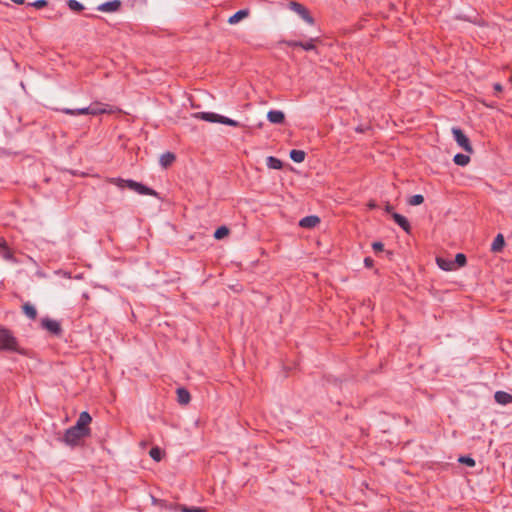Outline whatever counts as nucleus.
Returning <instances> with one entry per match:
<instances>
[{
    "mask_svg": "<svg viewBox=\"0 0 512 512\" xmlns=\"http://www.w3.org/2000/svg\"><path fill=\"white\" fill-rule=\"evenodd\" d=\"M85 437H87V435L70 427L65 431L62 441L70 447H75Z\"/></svg>",
    "mask_w": 512,
    "mask_h": 512,
    "instance_id": "5",
    "label": "nucleus"
},
{
    "mask_svg": "<svg viewBox=\"0 0 512 512\" xmlns=\"http://www.w3.org/2000/svg\"><path fill=\"white\" fill-rule=\"evenodd\" d=\"M453 262H454V266L457 265L459 267H463L467 263V258L463 253H458V254H456Z\"/></svg>",
    "mask_w": 512,
    "mask_h": 512,
    "instance_id": "30",
    "label": "nucleus"
},
{
    "mask_svg": "<svg viewBox=\"0 0 512 512\" xmlns=\"http://www.w3.org/2000/svg\"><path fill=\"white\" fill-rule=\"evenodd\" d=\"M61 111L68 115H73V116L80 115V113H78V109L65 108V109H61Z\"/></svg>",
    "mask_w": 512,
    "mask_h": 512,
    "instance_id": "34",
    "label": "nucleus"
},
{
    "mask_svg": "<svg viewBox=\"0 0 512 512\" xmlns=\"http://www.w3.org/2000/svg\"><path fill=\"white\" fill-rule=\"evenodd\" d=\"M493 88H494L496 94L501 93L503 91V87L500 83H495L493 85Z\"/></svg>",
    "mask_w": 512,
    "mask_h": 512,
    "instance_id": "37",
    "label": "nucleus"
},
{
    "mask_svg": "<svg viewBox=\"0 0 512 512\" xmlns=\"http://www.w3.org/2000/svg\"><path fill=\"white\" fill-rule=\"evenodd\" d=\"M316 42H320V38L318 36L317 37H313V38H309L306 41H298V40H285V41H283V43L286 46L291 47V48L299 47V48H302L305 51H316L317 52V49H316V46H315Z\"/></svg>",
    "mask_w": 512,
    "mask_h": 512,
    "instance_id": "4",
    "label": "nucleus"
},
{
    "mask_svg": "<svg viewBox=\"0 0 512 512\" xmlns=\"http://www.w3.org/2000/svg\"><path fill=\"white\" fill-rule=\"evenodd\" d=\"M149 455L153 460L159 462L162 459L163 451L159 447H153L149 451Z\"/></svg>",
    "mask_w": 512,
    "mask_h": 512,
    "instance_id": "25",
    "label": "nucleus"
},
{
    "mask_svg": "<svg viewBox=\"0 0 512 512\" xmlns=\"http://www.w3.org/2000/svg\"><path fill=\"white\" fill-rule=\"evenodd\" d=\"M0 351L16 352L21 355H26V350L19 347L18 341L11 330L3 326L0 327Z\"/></svg>",
    "mask_w": 512,
    "mask_h": 512,
    "instance_id": "2",
    "label": "nucleus"
},
{
    "mask_svg": "<svg viewBox=\"0 0 512 512\" xmlns=\"http://www.w3.org/2000/svg\"><path fill=\"white\" fill-rule=\"evenodd\" d=\"M436 263L438 267L444 271H452L455 269L454 262L452 260H448L442 257L436 258Z\"/></svg>",
    "mask_w": 512,
    "mask_h": 512,
    "instance_id": "17",
    "label": "nucleus"
},
{
    "mask_svg": "<svg viewBox=\"0 0 512 512\" xmlns=\"http://www.w3.org/2000/svg\"><path fill=\"white\" fill-rule=\"evenodd\" d=\"M107 181L113 185H116L120 189L128 188L140 195H149V196H154V197L158 196V193L155 190H153L152 188H150L140 182L132 180V179H123L120 177H114V178H108Z\"/></svg>",
    "mask_w": 512,
    "mask_h": 512,
    "instance_id": "1",
    "label": "nucleus"
},
{
    "mask_svg": "<svg viewBox=\"0 0 512 512\" xmlns=\"http://www.w3.org/2000/svg\"><path fill=\"white\" fill-rule=\"evenodd\" d=\"M494 399L500 405H507L512 402V395L505 391H496Z\"/></svg>",
    "mask_w": 512,
    "mask_h": 512,
    "instance_id": "14",
    "label": "nucleus"
},
{
    "mask_svg": "<svg viewBox=\"0 0 512 512\" xmlns=\"http://www.w3.org/2000/svg\"><path fill=\"white\" fill-rule=\"evenodd\" d=\"M67 5L72 11L75 12H80L84 9V6L77 0H68Z\"/></svg>",
    "mask_w": 512,
    "mask_h": 512,
    "instance_id": "28",
    "label": "nucleus"
},
{
    "mask_svg": "<svg viewBox=\"0 0 512 512\" xmlns=\"http://www.w3.org/2000/svg\"><path fill=\"white\" fill-rule=\"evenodd\" d=\"M40 325L42 329L47 330L51 335L61 337L63 334L61 324L54 319L44 317L41 319Z\"/></svg>",
    "mask_w": 512,
    "mask_h": 512,
    "instance_id": "7",
    "label": "nucleus"
},
{
    "mask_svg": "<svg viewBox=\"0 0 512 512\" xmlns=\"http://www.w3.org/2000/svg\"><path fill=\"white\" fill-rule=\"evenodd\" d=\"M267 119L272 124H283L285 122V114L280 110H270L267 113Z\"/></svg>",
    "mask_w": 512,
    "mask_h": 512,
    "instance_id": "10",
    "label": "nucleus"
},
{
    "mask_svg": "<svg viewBox=\"0 0 512 512\" xmlns=\"http://www.w3.org/2000/svg\"><path fill=\"white\" fill-rule=\"evenodd\" d=\"M452 134H453V137H454V140L456 141V143L467 153H473V148H472V145L470 143V140L468 139V137L464 134V132L458 128V127H453L452 128Z\"/></svg>",
    "mask_w": 512,
    "mask_h": 512,
    "instance_id": "6",
    "label": "nucleus"
},
{
    "mask_svg": "<svg viewBox=\"0 0 512 512\" xmlns=\"http://www.w3.org/2000/svg\"><path fill=\"white\" fill-rule=\"evenodd\" d=\"M458 462L461 464L467 465L469 467H474L476 464L475 460L469 455L460 456L458 458Z\"/></svg>",
    "mask_w": 512,
    "mask_h": 512,
    "instance_id": "29",
    "label": "nucleus"
},
{
    "mask_svg": "<svg viewBox=\"0 0 512 512\" xmlns=\"http://www.w3.org/2000/svg\"><path fill=\"white\" fill-rule=\"evenodd\" d=\"M453 161L456 165L466 166L470 162V157L466 154L457 153L454 156Z\"/></svg>",
    "mask_w": 512,
    "mask_h": 512,
    "instance_id": "23",
    "label": "nucleus"
},
{
    "mask_svg": "<svg viewBox=\"0 0 512 512\" xmlns=\"http://www.w3.org/2000/svg\"><path fill=\"white\" fill-rule=\"evenodd\" d=\"M289 155L294 162L301 163L305 160L306 153L303 150L292 149Z\"/></svg>",
    "mask_w": 512,
    "mask_h": 512,
    "instance_id": "22",
    "label": "nucleus"
},
{
    "mask_svg": "<svg viewBox=\"0 0 512 512\" xmlns=\"http://www.w3.org/2000/svg\"><path fill=\"white\" fill-rule=\"evenodd\" d=\"M393 220L407 233H410L411 226L406 217L399 213H392Z\"/></svg>",
    "mask_w": 512,
    "mask_h": 512,
    "instance_id": "13",
    "label": "nucleus"
},
{
    "mask_svg": "<svg viewBox=\"0 0 512 512\" xmlns=\"http://www.w3.org/2000/svg\"><path fill=\"white\" fill-rule=\"evenodd\" d=\"M266 164L268 168L275 170H280L283 167L282 161L274 156L267 157Z\"/></svg>",
    "mask_w": 512,
    "mask_h": 512,
    "instance_id": "21",
    "label": "nucleus"
},
{
    "mask_svg": "<svg viewBox=\"0 0 512 512\" xmlns=\"http://www.w3.org/2000/svg\"><path fill=\"white\" fill-rule=\"evenodd\" d=\"M248 15H249L248 9H241L229 17L228 23L231 25L237 24L242 19L246 18Z\"/></svg>",
    "mask_w": 512,
    "mask_h": 512,
    "instance_id": "16",
    "label": "nucleus"
},
{
    "mask_svg": "<svg viewBox=\"0 0 512 512\" xmlns=\"http://www.w3.org/2000/svg\"><path fill=\"white\" fill-rule=\"evenodd\" d=\"M364 265L366 268H372L374 265V260L371 257L364 258Z\"/></svg>",
    "mask_w": 512,
    "mask_h": 512,
    "instance_id": "35",
    "label": "nucleus"
},
{
    "mask_svg": "<svg viewBox=\"0 0 512 512\" xmlns=\"http://www.w3.org/2000/svg\"><path fill=\"white\" fill-rule=\"evenodd\" d=\"M176 393H177V401L179 404L186 405L190 402L191 396H190L189 391L186 388L180 387L177 389Z\"/></svg>",
    "mask_w": 512,
    "mask_h": 512,
    "instance_id": "15",
    "label": "nucleus"
},
{
    "mask_svg": "<svg viewBox=\"0 0 512 512\" xmlns=\"http://www.w3.org/2000/svg\"><path fill=\"white\" fill-rule=\"evenodd\" d=\"M5 257H6V258H10V257H11V255H10L9 253H7V254L5 255Z\"/></svg>",
    "mask_w": 512,
    "mask_h": 512,
    "instance_id": "40",
    "label": "nucleus"
},
{
    "mask_svg": "<svg viewBox=\"0 0 512 512\" xmlns=\"http://www.w3.org/2000/svg\"><path fill=\"white\" fill-rule=\"evenodd\" d=\"M92 418L90 414L87 411H83L80 413L75 425L72 427L76 429L77 431H81L85 435L89 436L90 434V428L88 425L91 423Z\"/></svg>",
    "mask_w": 512,
    "mask_h": 512,
    "instance_id": "8",
    "label": "nucleus"
},
{
    "mask_svg": "<svg viewBox=\"0 0 512 512\" xmlns=\"http://www.w3.org/2000/svg\"><path fill=\"white\" fill-rule=\"evenodd\" d=\"M320 223V218L316 215H310L302 218L299 221V226L302 228H314Z\"/></svg>",
    "mask_w": 512,
    "mask_h": 512,
    "instance_id": "11",
    "label": "nucleus"
},
{
    "mask_svg": "<svg viewBox=\"0 0 512 512\" xmlns=\"http://www.w3.org/2000/svg\"><path fill=\"white\" fill-rule=\"evenodd\" d=\"M288 6L292 11L297 13L305 22H307L310 25L314 24V18L310 15V12L304 5L296 1H291L289 2Z\"/></svg>",
    "mask_w": 512,
    "mask_h": 512,
    "instance_id": "9",
    "label": "nucleus"
},
{
    "mask_svg": "<svg viewBox=\"0 0 512 512\" xmlns=\"http://www.w3.org/2000/svg\"><path fill=\"white\" fill-rule=\"evenodd\" d=\"M229 234V229L226 226H220L214 232V238L221 240Z\"/></svg>",
    "mask_w": 512,
    "mask_h": 512,
    "instance_id": "24",
    "label": "nucleus"
},
{
    "mask_svg": "<svg viewBox=\"0 0 512 512\" xmlns=\"http://www.w3.org/2000/svg\"><path fill=\"white\" fill-rule=\"evenodd\" d=\"M193 116L196 119H200V120L211 122V123H221V124H225V125L233 126V127L241 126L240 122L233 120L231 118H228L226 116L219 115L214 112H196L193 114Z\"/></svg>",
    "mask_w": 512,
    "mask_h": 512,
    "instance_id": "3",
    "label": "nucleus"
},
{
    "mask_svg": "<svg viewBox=\"0 0 512 512\" xmlns=\"http://www.w3.org/2000/svg\"><path fill=\"white\" fill-rule=\"evenodd\" d=\"M22 311L31 320H35L37 318V310L29 302H26L25 304H23Z\"/></svg>",
    "mask_w": 512,
    "mask_h": 512,
    "instance_id": "20",
    "label": "nucleus"
},
{
    "mask_svg": "<svg viewBox=\"0 0 512 512\" xmlns=\"http://www.w3.org/2000/svg\"><path fill=\"white\" fill-rule=\"evenodd\" d=\"M90 108L89 107H84V108H78V113H80V115H90Z\"/></svg>",
    "mask_w": 512,
    "mask_h": 512,
    "instance_id": "36",
    "label": "nucleus"
},
{
    "mask_svg": "<svg viewBox=\"0 0 512 512\" xmlns=\"http://www.w3.org/2000/svg\"><path fill=\"white\" fill-rule=\"evenodd\" d=\"M176 159V156L172 152H165L160 157V165L163 168L169 167Z\"/></svg>",
    "mask_w": 512,
    "mask_h": 512,
    "instance_id": "18",
    "label": "nucleus"
},
{
    "mask_svg": "<svg viewBox=\"0 0 512 512\" xmlns=\"http://www.w3.org/2000/svg\"><path fill=\"white\" fill-rule=\"evenodd\" d=\"M384 211H385L386 213H388V214H391V215H392V213H394V212H393V206H392V205H390L389 203H387V204L385 205V207H384Z\"/></svg>",
    "mask_w": 512,
    "mask_h": 512,
    "instance_id": "38",
    "label": "nucleus"
},
{
    "mask_svg": "<svg viewBox=\"0 0 512 512\" xmlns=\"http://www.w3.org/2000/svg\"><path fill=\"white\" fill-rule=\"evenodd\" d=\"M181 512H206L205 509L200 507H187L185 505H180Z\"/></svg>",
    "mask_w": 512,
    "mask_h": 512,
    "instance_id": "31",
    "label": "nucleus"
},
{
    "mask_svg": "<svg viewBox=\"0 0 512 512\" xmlns=\"http://www.w3.org/2000/svg\"><path fill=\"white\" fill-rule=\"evenodd\" d=\"M505 245L504 236L502 234H497V236L494 238L492 245H491V251L492 252H500Z\"/></svg>",
    "mask_w": 512,
    "mask_h": 512,
    "instance_id": "19",
    "label": "nucleus"
},
{
    "mask_svg": "<svg viewBox=\"0 0 512 512\" xmlns=\"http://www.w3.org/2000/svg\"><path fill=\"white\" fill-rule=\"evenodd\" d=\"M369 207H370V208H375V207H376V205H375L374 203H370V204H369Z\"/></svg>",
    "mask_w": 512,
    "mask_h": 512,
    "instance_id": "39",
    "label": "nucleus"
},
{
    "mask_svg": "<svg viewBox=\"0 0 512 512\" xmlns=\"http://www.w3.org/2000/svg\"><path fill=\"white\" fill-rule=\"evenodd\" d=\"M424 202V197L421 194H415L411 196L408 200V204L411 206H418Z\"/></svg>",
    "mask_w": 512,
    "mask_h": 512,
    "instance_id": "27",
    "label": "nucleus"
},
{
    "mask_svg": "<svg viewBox=\"0 0 512 512\" xmlns=\"http://www.w3.org/2000/svg\"><path fill=\"white\" fill-rule=\"evenodd\" d=\"M372 248L375 253L382 252L384 250V245L382 242H374L372 244Z\"/></svg>",
    "mask_w": 512,
    "mask_h": 512,
    "instance_id": "33",
    "label": "nucleus"
},
{
    "mask_svg": "<svg viewBox=\"0 0 512 512\" xmlns=\"http://www.w3.org/2000/svg\"><path fill=\"white\" fill-rule=\"evenodd\" d=\"M121 7V1L120 0H112L105 3H102L98 6V10L102 12H115L119 10Z\"/></svg>",
    "mask_w": 512,
    "mask_h": 512,
    "instance_id": "12",
    "label": "nucleus"
},
{
    "mask_svg": "<svg viewBox=\"0 0 512 512\" xmlns=\"http://www.w3.org/2000/svg\"><path fill=\"white\" fill-rule=\"evenodd\" d=\"M47 4L48 3L46 0H36L33 3H30L29 5L37 8V9H41V8L45 7Z\"/></svg>",
    "mask_w": 512,
    "mask_h": 512,
    "instance_id": "32",
    "label": "nucleus"
},
{
    "mask_svg": "<svg viewBox=\"0 0 512 512\" xmlns=\"http://www.w3.org/2000/svg\"><path fill=\"white\" fill-rule=\"evenodd\" d=\"M90 108V115L96 116L107 112V109L104 107H101L100 104L96 103L94 105L89 106Z\"/></svg>",
    "mask_w": 512,
    "mask_h": 512,
    "instance_id": "26",
    "label": "nucleus"
}]
</instances>
